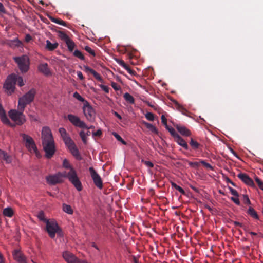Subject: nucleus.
Returning <instances> with one entry per match:
<instances>
[{
	"label": "nucleus",
	"mask_w": 263,
	"mask_h": 263,
	"mask_svg": "<svg viewBox=\"0 0 263 263\" xmlns=\"http://www.w3.org/2000/svg\"><path fill=\"white\" fill-rule=\"evenodd\" d=\"M41 135L42 145L46 153V157L50 159L53 156L55 151L54 142L51 129L49 127H43Z\"/></svg>",
	"instance_id": "obj_1"
},
{
	"label": "nucleus",
	"mask_w": 263,
	"mask_h": 263,
	"mask_svg": "<svg viewBox=\"0 0 263 263\" xmlns=\"http://www.w3.org/2000/svg\"><path fill=\"white\" fill-rule=\"evenodd\" d=\"M36 90L34 88L31 89L28 92L24 95L18 100V106L24 110L27 105L31 103L34 99Z\"/></svg>",
	"instance_id": "obj_2"
},
{
	"label": "nucleus",
	"mask_w": 263,
	"mask_h": 263,
	"mask_svg": "<svg viewBox=\"0 0 263 263\" xmlns=\"http://www.w3.org/2000/svg\"><path fill=\"white\" fill-rule=\"evenodd\" d=\"M16 83V74L12 73L9 74L7 77L3 85V88L5 90V92L8 95H11L15 91Z\"/></svg>",
	"instance_id": "obj_3"
},
{
	"label": "nucleus",
	"mask_w": 263,
	"mask_h": 263,
	"mask_svg": "<svg viewBox=\"0 0 263 263\" xmlns=\"http://www.w3.org/2000/svg\"><path fill=\"white\" fill-rule=\"evenodd\" d=\"M20 136L25 142V146L30 153H35L37 157L40 156V154L37 150L34 141L31 137L24 133H21Z\"/></svg>",
	"instance_id": "obj_4"
},
{
	"label": "nucleus",
	"mask_w": 263,
	"mask_h": 263,
	"mask_svg": "<svg viewBox=\"0 0 263 263\" xmlns=\"http://www.w3.org/2000/svg\"><path fill=\"white\" fill-rule=\"evenodd\" d=\"M18 110L11 109L9 112V116L17 125H21L26 122V118L23 114L24 110L18 107Z\"/></svg>",
	"instance_id": "obj_5"
},
{
	"label": "nucleus",
	"mask_w": 263,
	"mask_h": 263,
	"mask_svg": "<svg viewBox=\"0 0 263 263\" xmlns=\"http://www.w3.org/2000/svg\"><path fill=\"white\" fill-rule=\"evenodd\" d=\"M13 60L16 63H17L22 73H26L28 71L30 65V60L27 55L15 57L13 58Z\"/></svg>",
	"instance_id": "obj_6"
},
{
	"label": "nucleus",
	"mask_w": 263,
	"mask_h": 263,
	"mask_svg": "<svg viewBox=\"0 0 263 263\" xmlns=\"http://www.w3.org/2000/svg\"><path fill=\"white\" fill-rule=\"evenodd\" d=\"M65 177L67 178L69 181L74 185L78 191L82 190V183L77 174L75 170H71L68 173H65Z\"/></svg>",
	"instance_id": "obj_7"
},
{
	"label": "nucleus",
	"mask_w": 263,
	"mask_h": 263,
	"mask_svg": "<svg viewBox=\"0 0 263 263\" xmlns=\"http://www.w3.org/2000/svg\"><path fill=\"white\" fill-rule=\"evenodd\" d=\"M46 230L51 238H53L55 237L56 233L60 234L61 232V229L56 222H50L49 221H47Z\"/></svg>",
	"instance_id": "obj_8"
},
{
	"label": "nucleus",
	"mask_w": 263,
	"mask_h": 263,
	"mask_svg": "<svg viewBox=\"0 0 263 263\" xmlns=\"http://www.w3.org/2000/svg\"><path fill=\"white\" fill-rule=\"evenodd\" d=\"M84 114L87 119L92 122L95 118V111L88 102H85L83 107Z\"/></svg>",
	"instance_id": "obj_9"
},
{
	"label": "nucleus",
	"mask_w": 263,
	"mask_h": 263,
	"mask_svg": "<svg viewBox=\"0 0 263 263\" xmlns=\"http://www.w3.org/2000/svg\"><path fill=\"white\" fill-rule=\"evenodd\" d=\"M62 256L67 263H88L85 260L79 259L73 254L68 251H64Z\"/></svg>",
	"instance_id": "obj_10"
},
{
	"label": "nucleus",
	"mask_w": 263,
	"mask_h": 263,
	"mask_svg": "<svg viewBox=\"0 0 263 263\" xmlns=\"http://www.w3.org/2000/svg\"><path fill=\"white\" fill-rule=\"evenodd\" d=\"M67 119L74 126L80 128H88L86 123L80 120V118L77 116L68 114L67 116Z\"/></svg>",
	"instance_id": "obj_11"
},
{
	"label": "nucleus",
	"mask_w": 263,
	"mask_h": 263,
	"mask_svg": "<svg viewBox=\"0 0 263 263\" xmlns=\"http://www.w3.org/2000/svg\"><path fill=\"white\" fill-rule=\"evenodd\" d=\"M65 173H58L53 175H50L46 177L47 181L50 184H55L63 181L62 177H65Z\"/></svg>",
	"instance_id": "obj_12"
},
{
	"label": "nucleus",
	"mask_w": 263,
	"mask_h": 263,
	"mask_svg": "<svg viewBox=\"0 0 263 263\" xmlns=\"http://www.w3.org/2000/svg\"><path fill=\"white\" fill-rule=\"evenodd\" d=\"M89 171L96 186L99 189H102L103 182L100 175L97 173V172L92 167H89Z\"/></svg>",
	"instance_id": "obj_13"
},
{
	"label": "nucleus",
	"mask_w": 263,
	"mask_h": 263,
	"mask_svg": "<svg viewBox=\"0 0 263 263\" xmlns=\"http://www.w3.org/2000/svg\"><path fill=\"white\" fill-rule=\"evenodd\" d=\"M4 43L12 48L22 47L23 46L22 42L19 40L18 37H16L13 40H6L4 41Z\"/></svg>",
	"instance_id": "obj_14"
},
{
	"label": "nucleus",
	"mask_w": 263,
	"mask_h": 263,
	"mask_svg": "<svg viewBox=\"0 0 263 263\" xmlns=\"http://www.w3.org/2000/svg\"><path fill=\"white\" fill-rule=\"evenodd\" d=\"M237 177L245 184L250 186L254 185L253 180L247 174L240 173L237 175Z\"/></svg>",
	"instance_id": "obj_15"
},
{
	"label": "nucleus",
	"mask_w": 263,
	"mask_h": 263,
	"mask_svg": "<svg viewBox=\"0 0 263 263\" xmlns=\"http://www.w3.org/2000/svg\"><path fill=\"white\" fill-rule=\"evenodd\" d=\"M83 70L87 73H91L93 77L96 79L98 81H99L100 82L103 83V80L101 76L95 70L92 69V68H90L89 66L87 65H84L83 67Z\"/></svg>",
	"instance_id": "obj_16"
},
{
	"label": "nucleus",
	"mask_w": 263,
	"mask_h": 263,
	"mask_svg": "<svg viewBox=\"0 0 263 263\" xmlns=\"http://www.w3.org/2000/svg\"><path fill=\"white\" fill-rule=\"evenodd\" d=\"M14 259L19 263H26L25 257L22 252L17 250L14 251L13 253Z\"/></svg>",
	"instance_id": "obj_17"
},
{
	"label": "nucleus",
	"mask_w": 263,
	"mask_h": 263,
	"mask_svg": "<svg viewBox=\"0 0 263 263\" xmlns=\"http://www.w3.org/2000/svg\"><path fill=\"white\" fill-rule=\"evenodd\" d=\"M68 148L69 149V151L73 155V156L76 159L78 160H81L82 159L81 156L80 154L78 149L76 146V144L73 145L72 146L69 147Z\"/></svg>",
	"instance_id": "obj_18"
},
{
	"label": "nucleus",
	"mask_w": 263,
	"mask_h": 263,
	"mask_svg": "<svg viewBox=\"0 0 263 263\" xmlns=\"http://www.w3.org/2000/svg\"><path fill=\"white\" fill-rule=\"evenodd\" d=\"M177 130L183 136H189L191 135L190 131L185 126L178 124L174 125Z\"/></svg>",
	"instance_id": "obj_19"
},
{
	"label": "nucleus",
	"mask_w": 263,
	"mask_h": 263,
	"mask_svg": "<svg viewBox=\"0 0 263 263\" xmlns=\"http://www.w3.org/2000/svg\"><path fill=\"white\" fill-rule=\"evenodd\" d=\"M0 118L4 124H10V122L8 118H7L6 112L1 104H0Z\"/></svg>",
	"instance_id": "obj_20"
},
{
	"label": "nucleus",
	"mask_w": 263,
	"mask_h": 263,
	"mask_svg": "<svg viewBox=\"0 0 263 263\" xmlns=\"http://www.w3.org/2000/svg\"><path fill=\"white\" fill-rule=\"evenodd\" d=\"M39 70L46 76L50 74L49 68L47 63H41L38 66Z\"/></svg>",
	"instance_id": "obj_21"
},
{
	"label": "nucleus",
	"mask_w": 263,
	"mask_h": 263,
	"mask_svg": "<svg viewBox=\"0 0 263 263\" xmlns=\"http://www.w3.org/2000/svg\"><path fill=\"white\" fill-rule=\"evenodd\" d=\"M175 141L180 146L183 147L185 149L187 150L189 146L185 141L178 134L174 137Z\"/></svg>",
	"instance_id": "obj_22"
},
{
	"label": "nucleus",
	"mask_w": 263,
	"mask_h": 263,
	"mask_svg": "<svg viewBox=\"0 0 263 263\" xmlns=\"http://www.w3.org/2000/svg\"><path fill=\"white\" fill-rule=\"evenodd\" d=\"M0 159L5 161L7 163H10L12 161L11 157L5 151L0 149Z\"/></svg>",
	"instance_id": "obj_23"
},
{
	"label": "nucleus",
	"mask_w": 263,
	"mask_h": 263,
	"mask_svg": "<svg viewBox=\"0 0 263 263\" xmlns=\"http://www.w3.org/2000/svg\"><path fill=\"white\" fill-rule=\"evenodd\" d=\"M46 43V49L48 51H53L57 49L59 46L58 43H52L49 40H47Z\"/></svg>",
	"instance_id": "obj_24"
},
{
	"label": "nucleus",
	"mask_w": 263,
	"mask_h": 263,
	"mask_svg": "<svg viewBox=\"0 0 263 263\" xmlns=\"http://www.w3.org/2000/svg\"><path fill=\"white\" fill-rule=\"evenodd\" d=\"M62 139L68 148L75 144L69 135L63 138Z\"/></svg>",
	"instance_id": "obj_25"
},
{
	"label": "nucleus",
	"mask_w": 263,
	"mask_h": 263,
	"mask_svg": "<svg viewBox=\"0 0 263 263\" xmlns=\"http://www.w3.org/2000/svg\"><path fill=\"white\" fill-rule=\"evenodd\" d=\"M247 213L253 218L255 219H259V216L257 212L253 208L249 207L247 211Z\"/></svg>",
	"instance_id": "obj_26"
},
{
	"label": "nucleus",
	"mask_w": 263,
	"mask_h": 263,
	"mask_svg": "<svg viewBox=\"0 0 263 263\" xmlns=\"http://www.w3.org/2000/svg\"><path fill=\"white\" fill-rule=\"evenodd\" d=\"M3 213L5 216L12 217L14 214V212L11 208H6L3 210Z\"/></svg>",
	"instance_id": "obj_27"
},
{
	"label": "nucleus",
	"mask_w": 263,
	"mask_h": 263,
	"mask_svg": "<svg viewBox=\"0 0 263 263\" xmlns=\"http://www.w3.org/2000/svg\"><path fill=\"white\" fill-rule=\"evenodd\" d=\"M143 123L149 130L155 134H158V132L157 129L153 125L145 121H143Z\"/></svg>",
	"instance_id": "obj_28"
},
{
	"label": "nucleus",
	"mask_w": 263,
	"mask_h": 263,
	"mask_svg": "<svg viewBox=\"0 0 263 263\" xmlns=\"http://www.w3.org/2000/svg\"><path fill=\"white\" fill-rule=\"evenodd\" d=\"M123 97L126 101L129 103L130 104H134L135 103L134 98L129 93L126 92L124 93Z\"/></svg>",
	"instance_id": "obj_29"
},
{
	"label": "nucleus",
	"mask_w": 263,
	"mask_h": 263,
	"mask_svg": "<svg viewBox=\"0 0 263 263\" xmlns=\"http://www.w3.org/2000/svg\"><path fill=\"white\" fill-rule=\"evenodd\" d=\"M59 34V37L65 43L67 42L68 40H70V39L69 37V36L64 32L59 31L58 32Z\"/></svg>",
	"instance_id": "obj_30"
},
{
	"label": "nucleus",
	"mask_w": 263,
	"mask_h": 263,
	"mask_svg": "<svg viewBox=\"0 0 263 263\" xmlns=\"http://www.w3.org/2000/svg\"><path fill=\"white\" fill-rule=\"evenodd\" d=\"M50 20L51 21V22L55 23L57 24H59V25H62L64 26H66V24L65 22L63 21L61 19L55 18L53 17H51Z\"/></svg>",
	"instance_id": "obj_31"
},
{
	"label": "nucleus",
	"mask_w": 263,
	"mask_h": 263,
	"mask_svg": "<svg viewBox=\"0 0 263 263\" xmlns=\"http://www.w3.org/2000/svg\"><path fill=\"white\" fill-rule=\"evenodd\" d=\"M65 43L67 45V46L68 47L69 51L70 52L73 51L74 46H75V44L72 41V40L70 39V40H68V41L67 42H66Z\"/></svg>",
	"instance_id": "obj_32"
},
{
	"label": "nucleus",
	"mask_w": 263,
	"mask_h": 263,
	"mask_svg": "<svg viewBox=\"0 0 263 263\" xmlns=\"http://www.w3.org/2000/svg\"><path fill=\"white\" fill-rule=\"evenodd\" d=\"M63 166L65 168L69 169L70 170L69 171H71V170H74L73 168V167L70 165L69 161L66 159H65L63 160Z\"/></svg>",
	"instance_id": "obj_33"
},
{
	"label": "nucleus",
	"mask_w": 263,
	"mask_h": 263,
	"mask_svg": "<svg viewBox=\"0 0 263 263\" xmlns=\"http://www.w3.org/2000/svg\"><path fill=\"white\" fill-rule=\"evenodd\" d=\"M63 211L69 214H72L73 213V210L71 208V207L67 204H63Z\"/></svg>",
	"instance_id": "obj_34"
},
{
	"label": "nucleus",
	"mask_w": 263,
	"mask_h": 263,
	"mask_svg": "<svg viewBox=\"0 0 263 263\" xmlns=\"http://www.w3.org/2000/svg\"><path fill=\"white\" fill-rule=\"evenodd\" d=\"M171 185L173 187H174L176 190L179 191L181 194H182L183 195H185V192L184 190L181 187L177 185L175 183L173 182H171Z\"/></svg>",
	"instance_id": "obj_35"
},
{
	"label": "nucleus",
	"mask_w": 263,
	"mask_h": 263,
	"mask_svg": "<svg viewBox=\"0 0 263 263\" xmlns=\"http://www.w3.org/2000/svg\"><path fill=\"white\" fill-rule=\"evenodd\" d=\"M73 97L78 100L79 101L83 102L84 104L85 102H88L84 98H83L78 92H75L73 94Z\"/></svg>",
	"instance_id": "obj_36"
},
{
	"label": "nucleus",
	"mask_w": 263,
	"mask_h": 263,
	"mask_svg": "<svg viewBox=\"0 0 263 263\" xmlns=\"http://www.w3.org/2000/svg\"><path fill=\"white\" fill-rule=\"evenodd\" d=\"M190 144L192 147L194 149H198L200 145L198 142H197L196 141L194 140L192 138L191 140Z\"/></svg>",
	"instance_id": "obj_37"
},
{
	"label": "nucleus",
	"mask_w": 263,
	"mask_h": 263,
	"mask_svg": "<svg viewBox=\"0 0 263 263\" xmlns=\"http://www.w3.org/2000/svg\"><path fill=\"white\" fill-rule=\"evenodd\" d=\"M73 55H74V56L79 58L80 59H81L82 60H84L85 59V57L83 55V54H82V53L78 50H76L74 51Z\"/></svg>",
	"instance_id": "obj_38"
},
{
	"label": "nucleus",
	"mask_w": 263,
	"mask_h": 263,
	"mask_svg": "<svg viewBox=\"0 0 263 263\" xmlns=\"http://www.w3.org/2000/svg\"><path fill=\"white\" fill-rule=\"evenodd\" d=\"M112 135L114 137L117 139V140L120 142H121L124 145H126L127 143L122 138V137L118 134L117 133L114 132Z\"/></svg>",
	"instance_id": "obj_39"
},
{
	"label": "nucleus",
	"mask_w": 263,
	"mask_h": 263,
	"mask_svg": "<svg viewBox=\"0 0 263 263\" xmlns=\"http://www.w3.org/2000/svg\"><path fill=\"white\" fill-rule=\"evenodd\" d=\"M166 129L168 130V132L170 133L171 135L174 138L176 135H177L178 134L176 132L175 129L172 128L170 127L168 125L165 126Z\"/></svg>",
	"instance_id": "obj_40"
},
{
	"label": "nucleus",
	"mask_w": 263,
	"mask_h": 263,
	"mask_svg": "<svg viewBox=\"0 0 263 263\" xmlns=\"http://www.w3.org/2000/svg\"><path fill=\"white\" fill-rule=\"evenodd\" d=\"M37 217L40 220L43 221H45L47 223V221H48L45 217L44 213L43 211H40L37 215Z\"/></svg>",
	"instance_id": "obj_41"
},
{
	"label": "nucleus",
	"mask_w": 263,
	"mask_h": 263,
	"mask_svg": "<svg viewBox=\"0 0 263 263\" xmlns=\"http://www.w3.org/2000/svg\"><path fill=\"white\" fill-rule=\"evenodd\" d=\"M59 132L61 135L62 138L68 135L66 129L64 128L61 127L59 129Z\"/></svg>",
	"instance_id": "obj_42"
},
{
	"label": "nucleus",
	"mask_w": 263,
	"mask_h": 263,
	"mask_svg": "<svg viewBox=\"0 0 263 263\" xmlns=\"http://www.w3.org/2000/svg\"><path fill=\"white\" fill-rule=\"evenodd\" d=\"M80 136L81 138L84 143H87V135L84 131H81L79 133Z\"/></svg>",
	"instance_id": "obj_43"
},
{
	"label": "nucleus",
	"mask_w": 263,
	"mask_h": 263,
	"mask_svg": "<svg viewBox=\"0 0 263 263\" xmlns=\"http://www.w3.org/2000/svg\"><path fill=\"white\" fill-rule=\"evenodd\" d=\"M16 82H17L19 86L22 87L24 85L23 78L16 74Z\"/></svg>",
	"instance_id": "obj_44"
},
{
	"label": "nucleus",
	"mask_w": 263,
	"mask_h": 263,
	"mask_svg": "<svg viewBox=\"0 0 263 263\" xmlns=\"http://www.w3.org/2000/svg\"><path fill=\"white\" fill-rule=\"evenodd\" d=\"M200 163L202 164L204 167L207 168H209L211 170L213 171L214 167L209 163L206 162L204 160H201L200 161Z\"/></svg>",
	"instance_id": "obj_45"
},
{
	"label": "nucleus",
	"mask_w": 263,
	"mask_h": 263,
	"mask_svg": "<svg viewBox=\"0 0 263 263\" xmlns=\"http://www.w3.org/2000/svg\"><path fill=\"white\" fill-rule=\"evenodd\" d=\"M84 49L88 52L89 54L95 57L96 55V53L93 50H92L89 46H86L85 47Z\"/></svg>",
	"instance_id": "obj_46"
},
{
	"label": "nucleus",
	"mask_w": 263,
	"mask_h": 263,
	"mask_svg": "<svg viewBox=\"0 0 263 263\" xmlns=\"http://www.w3.org/2000/svg\"><path fill=\"white\" fill-rule=\"evenodd\" d=\"M146 118L151 121H153L154 120V114L152 112H147L145 114Z\"/></svg>",
	"instance_id": "obj_47"
},
{
	"label": "nucleus",
	"mask_w": 263,
	"mask_h": 263,
	"mask_svg": "<svg viewBox=\"0 0 263 263\" xmlns=\"http://www.w3.org/2000/svg\"><path fill=\"white\" fill-rule=\"evenodd\" d=\"M199 163L200 162H191V161H188V164L189 165L192 167H194V168H197L199 166Z\"/></svg>",
	"instance_id": "obj_48"
},
{
	"label": "nucleus",
	"mask_w": 263,
	"mask_h": 263,
	"mask_svg": "<svg viewBox=\"0 0 263 263\" xmlns=\"http://www.w3.org/2000/svg\"><path fill=\"white\" fill-rule=\"evenodd\" d=\"M99 86L106 93H109V88L107 86L104 85L103 84H100L99 85Z\"/></svg>",
	"instance_id": "obj_49"
},
{
	"label": "nucleus",
	"mask_w": 263,
	"mask_h": 263,
	"mask_svg": "<svg viewBox=\"0 0 263 263\" xmlns=\"http://www.w3.org/2000/svg\"><path fill=\"white\" fill-rule=\"evenodd\" d=\"M111 86L115 90H121V87L119 85H118V84L114 82H112L111 83Z\"/></svg>",
	"instance_id": "obj_50"
},
{
	"label": "nucleus",
	"mask_w": 263,
	"mask_h": 263,
	"mask_svg": "<svg viewBox=\"0 0 263 263\" xmlns=\"http://www.w3.org/2000/svg\"><path fill=\"white\" fill-rule=\"evenodd\" d=\"M255 181L258 184L259 187L261 190V188L263 187V182L262 181L259 179L258 177H256L255 178Z\"/></svg>",
	"instance_id": "obj_51"
},
{
	"label": "nucleus",
	"mask_w": 263,
	"mask_h": 263,
	"mask_svg": "<svg viewBox=\"0 0 263 263\" xmlns=\"http://www.w3.org/2000/svg\"><path fill=\"white\" fill-rule=\"evenodd\" d=\"M231 200L233 201L237 205H239L240 204V202L238 199V197H232L231 198Z\"/></svg>",
	"instance_id": "obj_52"
},
{
	"label": "nucleus",
	"mask_w": 263,
	"mask_h": 263,
	"mask_svg": "<svg viewBox=\"0 0 263 263\" xmlns=\"http://www.w3.org/2000/svg\"><path fill=\"white\" fill-rule=\"evenodd\" d=\"M118 63L124 69L126 68L127 65L122 60H118L117 61Z\"/></svg>",
	"instance_id": "obj_53"
},
{
	"label": "nucleus",
	"mask_w": 263,
	"mask_h": 263,
	"mask_svg": "<svg viewBox=\"0 0 263 263\" xmlns=\"http://www.w3.org/2000/svg\"><path fill=\"white\" fill-rule=\"evenodd\" d=\"M243 200H244V203L245 204H247L249 205L251 204L250 200L247 195H243Z\"/></svg>",
	"instance_id": "obj_54"
},
{
	"label": "nucleus",
	"mask_w": 263,
	"mask_h": 263,
	"mask_svg": "<svg viewBox=\"0 0 263 263\" xmlns=\"http://www.w3.org/2000/svg\"><path fill=\"white\" fill-rule=\"evenodd\" d=\"M125 69L128 71V72L129 73H130V74L135 75V73H136V72H135L134 70L132 69L128 65H127V66H126V68H125Z\"/></svg>",
	"instance_id": "obj_55"
},
{
	"label": "nucleus",
	"mask_w": 263,
	"mask_h": 263,
	"mask_svg": "<svg viewBox=\"0 0 263 263\" xmlns=\"http://www.w3.org/2000/svg\"><path fill=\"white\" fill-rule=\"evenodd\" d=\"M102 132L101 129H98L96 132L92 133V136L94 137L95 136L100 137L102 135Z\"/></svg>",
	"instance_id": "obj_56"
},
{
	"label": "nucleus",
	"mask_w": 263,
	"mask_h": 263,
	"mask_svg": "<svg viewBox=\"0 0 263 263\" xmlns=\"http://www.w3.org/2000/svg\"><path fill=\"white\" fill-rule=\"evenodd\" d=\"M161 122H162V124H163L165 126H166V125H167V119H166V118H165V116H164V115H162V116H161Z\"/></svg>",
	"instance_id": "obj_57"
},
{
	"label": "nucleus",
	"mask_w": 263,
	"mask_h": 263,
	"mask_svg": "<svg viewBox=\"0 0 263 263\" xmlns=\"http://www.w3.org/2000/svg\"><path fill=\"white\" fill-rule=\"evenodd\" d=\"M32 40V36L29 34H27L25 35V41L27 43H28L30 41H31Z\"/></svg>",
	"instance_id": "obj_58"
},
{
	"label": "nucleus",
	"mask_w": 263,
	"mask_h": 263,
	"mask_svg": "<svg viewBox=\"0 0 263 263\" xmlns=\"http://www.w3.org/2000/svg\"><path fill=\"white\" fill-rule=\"evenodd\" d=\"M144 164L149 167H153L154 166L153 163L149 161H145Z\"/></svg>",
	"instance_id": "obj_59"
},
{
	"label": "nucleus",
	"mask_w": 263,
	"mask_h": 263,
	"mask_svg": "<svg viewBox=\"0 0 263 263\" xmlns=\"http://www.w3.org/2000/svg\"><path fill=\"white\" fill-rule=\"evenodd\" d=\"M77 76L78 78L81 80H83L84 79V77H83V73L81 71H78L77 72Z\"/></svg>",
	"instance_id": "obj_60"
},
{
	"label": "nucleus",
	"mask_w": 263,
	"mask_h": 263,
	"mask_svg": "<svg viewBox=\"0 0 263 263\" xmlns=\"http://www.w3.org/2000/svg\"><path fill=\"white\" fill-rule=\"evenodd\" d=\"M0 12L1 13H5V9L3 5V4L0 2Z\"/></svg>",
	"instance_id": "obj_61"
},
{
	"label": "nucleus",
	"mask_w": 263,
	"mask_h": 263,
	"mask_svg": "<svg viewBox=\"0 0 263 263\" xmlns=\"http://www.w3.org/2000/svg\"><path fill=\"white\" fill-rule=\"evenodd\" d=\"M231 193L234 195V196L235 197H238L239 196V194L237 192V191L236 190H235V189H233L231 192Z\"/></svg>",
	"instance_id": "obj_62"
},
{
	"label": "nucleus",
	"mask_w": 263,
	"mask_h": 263,
	"mask_svg": "<svg viewBox=\"0 0 263 263\" xmlns=\"http://www.w3.org/2000/svg\"><path fill=\"white\" fill-rule=\"evenodd\" d=\"M233 223L235 226L240 227H242V224L239 222L235 221H233Z\"/></svg>",
	"instance_id": "obj_63"
},
{
	"label": "nucleus",
	"mask_w": 263,
	"mask_h": 263,
	"mask_svg": "<svg viewBox=\"0 0 263 263\" xmlns=\"http://www.w3.org/2000/svg\"><path fill=\"white\" fill-rule=\"evenodd\" d=\"M144 102L147 104L148 106L154 108L155 106L148 101H144Z\"/></svg>",
	"instance_id": "obj_64"
}]
</instances>
